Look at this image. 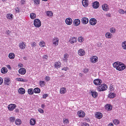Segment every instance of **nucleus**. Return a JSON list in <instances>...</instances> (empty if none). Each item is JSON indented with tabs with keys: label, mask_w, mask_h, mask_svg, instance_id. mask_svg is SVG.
<instances>
[{
	"label": "nucleus",
	"mask_w": 126,
	"mask_h": 126,
	"mask_svg": "<svg viewBox=\"0 0 126 126\" xmlns=\"http://www.w3.org/2000/svg\"><path fill=\"white\" fill-rule=\"evenodd\" d=\"M77 114L79 117H84L85 115V113L82 110H80L77 112Z\"/></svg>",
	"instance_id": "4"
},
{
	"label": "nucleus",
	"mask_w": 126,
	"mask_h": 126,
	"mask_svg": "<svg viewBox=\"0 0 126 126\" xmlns=\"http://www.w3.org/2000/svg\"><path fill=\"white\" fill-rule=\"evenodd\" d=\"M113 122L114 124L117 125H118L119 123V121L117 119H114L113 121Z\"/></svg>",
	"instance_id": "36"
},
{
	"label": "nucleus",
	"mask_w": 126,
	"mask_h": 126,
	"mask_svg": "<svg viewBox=\"0 0 126 126\" xmlns=\"http://www.w3.org/2000/svg\"><path fill=\"white\" fill-rule=\"evenodd\" d=\"M78 54L80 56H83L85 55V52L82 49H80L78 51Z\"/></svg>",
	"instance_id": "11"
},
{
	"label": "nucleus",
	"mask_w": 126,
	"mask_h": 126,
	"mask_svg": "<svg viewBox=\"0 0 126 126\" xmlns=\"http://www.w3.org/2000/svg\"><path fill=\"white\" fill-rule=\"evenodd\" d=\"M105 108L106 109L108 110H111L112 109V107L111 105L109 104H107L106 105Z\"/></svg>",
	"instance_id": "29"
},
{
	"label": "nucleus",
	"mask_w": 126,
	"mask_h": 126,
	"mask_svg": "<svg viewBox=\"0 0 126 126\" xmlns=\"http://www.w3.org/2000/svg\"><path fill=\"white\" fill-rule=\"evenodd\" d=\"M89 22L91 25H94L96 23V20L94 18H92L90 20Z\"/></svg>",
	"instance_id": "6"
},
{
	"label": "nucleus",
	"mask_w": 126,
	"mask_h": 126,
	"mask_svg": "<svg viewBox=\"0 0 126 126\" xmlns=\"http://www.w3.org/2000/svg\"><path fill=\"white\" fill-rule=\"evenodd\" d=\"M48 96V95L47 94H45L43 95V98H45Z\"/></svg>",
	"instance_id": "57"
},
{
	"label": "nucleus",
	"mask_w": 126,
	"mask_h": 126,
	"mask_svg": "<svg viewBox=\"0 0 126 126\" xmlns=\"http://www.w3.org/2000/svg\"><path fill=\"white\" fill-rule=\"evenodd\" d=\"M18 93L21 94H24L25 92V89L22 88H20L18 90Z\"/></svg>",
	"instance_id": "19"
},
{
	"label": "nucleus",
	"mask_w": 126,
	"mask_h": 126,
	"mask_svg": "<svg viewBox=\"0 0 126 126\" xmlns=\"http://www.w3.org/2000/svg\"><path fill=\"white\" fill-rule=\"evenodd\" d=\"M39 83L41 86L43 87L44 86L45 83L44 81H40Z\"/></svg>",
	"instance_id": "42"
},
{
	"label": "nucleus",
	"mask_w": 126,
	"mask_h": 126,
	"mask_svg": "<svg viewBox=\"0 0 126 126\" xmlns=\"http://www.w3.org/2000/svg\"><path fill=\"white\" fill-rule=\"evenodd\" d=\"M80 23V20L79 19H76L73 21V23L74 25L77 26L79 25Z\"/></svg>",
	"instance_id": "17"
},
{
	"label": "nucleus",
	"mask_w": 126,
	"mask_h": 126,
	"mask_svg": "<svg viewBox=\"0 0 126 126\" xmlns=\"http://www.w3.org/2000/svg\"><path fill=\"white\" fill-rule=\"evenodd\" d=\"M15 55L14 53H9L8 55L10 59H14L15 57Z\"/></svg>",
	"instance_id": "27"
},
{
	"label": "nucleus",
	"mask_w": 126,
	"mask_h": 126,
	"mask_svg": "<svg viewBox=\"0 0 126 126\" xmlns=\"http://www.w3.org/2000/svg\"><path fill=\"white\" fill-rule=\"evenodd\" d=\"M103 114L100 112H96L95 114V117L98 119H100L102 117Z\"/></svg>",
	"instance_id": "14"
},
{
	"label": "nucleus",
	"mask_w": 126,
	"mask_h": 126,
	"mask_svg": "<svg viewBox=\"0 0 126 126\" xmlns=\"http://www.w3.org/2000/svg\"><path fill=\"white\" fill-rule=\"evenodd\" d=\"M68 68L66 67L63 68L62 69V70H64L65 71H67L68 70Z\"/></svg>",
	"instance_id": "60"
},
{
	"label": "nucleus",
	"mask_w": 126,
	"mask_h": 126,
	"mask_svg": "<svg viewBox=\"0 0 126 126\" xmlns=\"http://www.w3.org/2000/svg\"><path fill=\"white\" fill-rule=\"evenodd\" d=\"M36 120L34 118H31L30 120V123L32 125H34L35 124Z\"/></svg>",
	"instance_id": "21"
},
{
	"label": "nucleus",
	"mask_w": 126,
	"mask_h": 126,
	"mask_svg": "<svg viewBox=\"0 0 126 126\" xmlns=\"http://www.w3.org/2000/svg\"><path fill=\"white\" fill-rule=\"evenodd\" d=\"M19 47L22 49L25 48L26 47L25 43L23 42H20L19 43Z\"/></svg>",
	"instance_id": "12"
},
{
	"label": "nucleus",
	"mask_w": 126,
	"mask_h": 126,
	"mask_svg": "<svg viewBox=\"0 0 126 126\" xmlns=\"http://www.w3.org/2000/svg\"><path fill=\"white\" fill-rule=\"evenodd\" d=\"M33 89L32 88L29 89L28 90V92L29 94H32L33 93Z\"/></svg>",
	"instance_id": "34"
},
{
	"label": "nucleus",
	"mask_w": 126,
	"mask_h": 126,
	"mask_svg": "<svg viewBox=\"0 0 126 126\" xmlns=\"http://www.w3.org/2000/svg\"><path fill=\"white\" fill-rule=\"evenodd\" d=\"M25 3V1L24 0H21V3L22 4H24Z\"/></svg>",
	"instance_id": "59"
},
{
	"label": "nucleus",
	"mask_w": 126,
	"mask_h": 126,
	"mask_svg": "<svg viewBox=\"0 0 126 126\" xmlns=\"http://www.w3.org/2000/svg\"><path fill=\"white\" fill-rule=\"evenodd\" d=\"M88 70H89L88 69H84L83 72L84 73H86L87 72H88Z\"/></svg>",
	"instance_id": "58"
},
{
	"label": "nucleus",
	"mask_w": 126,
	"mask_h": 126,
	"mask_svg": "<svg viewBox=\"0 0 126 126\" xmlns=\"http://www.w3.org/2000/svg\"><path fill=\"white\" fill-rule=\"evenodd\" d=\"M92 6L95 9L98 8L99 5V4L98 2L97 1H95L93 3Z\"/></svg>",
	"instance_id": "9"
},
{
	"label": "nucleus",
	"mask_w": 126,
	"mask_h": 126,
	"mask_svg": "<svg viewBox=\"0 0 126 126\" xmlns=\"http://www.w3.org/2000/svg\"><path fill=\"white\" fill-rule=\"evenodd\" d=\"M78 40V41L80 42H81L83 41V38L81 37H79Z\"/></svg>",
	"instance_id": "49"
},
{
	"label": "nucleus",
	"mask_w": 126,
	"mask_h": 126,
	"mask_svg": "<svg viewBox=\"0 0 126 126\" xmlns=\"http://www.w3.org/2000/svg\"><path fill=\"white\" fill-rule=\"evenodd\" d=\"M19 73L22 75H24L26 73V70L24 68H21L19 70Z\"/></svg>",
	"instance_id": "13"
},
{
	"label": "nucleus",
	"mask_w": 126,
	"mask_h": 126,
	"mask_svg": "<svg viewBox=\"0 0 126 126\" xmlns=\"http://www.w3.org/2000/svg\"><path fill=\"white\" fill-rule=\"evenodd\" d=\"M43 59L44 60H46L48 58V56L46 55H44L43 57Z\"/></svg>",
	"instance_id": "51"
},
{
	"label": "nucleus",
	"mask_w": 126,
	"mask_h": 126,
	"mask_svg": "<svg viewBox=\"0 0 126 126\" xmlns=\"http://www.w3.org/2000/svg\"><path fill=\"white\" fill-rule=\"evenodd\" d=\"M52 42L53 44L55 46H57L58 44L59 39L57 38H54Z\"/></svg>",
	"instance_id": "16"
},
{
	"label": "nucleus",
	"mask_w": 126,
	"mask_h": 126,
	"mask_svg": "<svg viewBox=\"0 0 126 126\" xmlns=\"http://www.w3.org/2000/svg\"><path fill=\"white\" fill-rule=\"evenodd\" d=\"M119 12L120 14H124L125 13V11L122 9H120L118 11Z\"/></svg>",
	"instance_id": "47"
},
{
	"label": "nucleus",
	"mask_w": 126,
	"mask_h": 126,
	"mask_svg": "<svg viewBox=\"0 0 126 126\" xmlns=\"http://www.w3.org/2000/svg\"><path fill=\"white\" fill-rule=\"evenodd\" d=\"M91 93L92 96L94 98H96L98 94L95 91H91Z\"/></svg>",
	"instance_id": "22"
},
{
	"label": "nucleus",
	"mask_w": 126,
	"mask_h": 126,
	"mask_svg": "<svg viewBox=\"0 0 126 126\" xmlns=\"http://www.w3.org/2000/svg\"><path fill=\"white\" fill-rule=\"evenodd\" d=\"M61 66V63L59 62H56L55 63L54 66L55 68H58L60 67Z\"/></svg>",
	"instance_id": "20"
},
{
	"label": "nucleus",
	"mask_w": 126,
	"mask_h": 126,
	"mask_svg": "<svg viewBox=\"0 0 126 126\" xmlns=\"http://www.w3.org/2000/svg\"><path fill=\"white\" fill-rule=\"evenodd\" d=\"M76 38L75 37H72L71 38L69 41V42L71 43L72 44L76 42L77 41Z\"/></svg>",
	"instance_id": "24"
},
{
	"label": "nucleus",
	"mask_w": 126,
	"mask_h": 126,
	"mask_svg": "<svg viewBox=\"0 0 126 126\" xmlns=\"http://www.w3.org/2000/svg\"><path fill=\"white\" fill-rule=\"evenodd\" d=\"M115 29L113 28H111L110 29V31L112 33H114L115 32Z\"/></svg>",
	"instance_id": "48"
},
{
	"label": "nucleus",
	"mask_w": 126,
	"mask_h": 126,
	"mask_svg": "<svg viewBox=\"0 0 126 126\" xmlns=\"http://www.w3.org/2000/svg\"><path fill=\"white\" fill-rule=\"evenodd\" d=\"M34 2L36 4H38L40 3V1L39 0H34Z\"/></svg>",
	"instance_id": "52"
},
{
	"label": "nucleus",
	"mask_w": 126,
	"mask_h": 126,
	"mask_svg": "<svg viewBox=\"0 0 126 126\" xmlns=\"http://www.w3.org/2000/svg\"><path fill=\"white\" fill-rule=\"evenodd\" d=\"M107 88V86L105 84L101 85H100L97 87V90L100 91H105L106 90Z\"/></svg>",
	"instance_id": "1"
},
{
	"label": "nucleus",
	"mask_w": 126,
	"mask_h": 126,
	"mask_svg": "<svg viewBox=\"0 0 126 126\" xmlns=\"http://www.w3.org/2000/svg\"><path fill=\"white\" fill-rule=\"evenodd\" d=\"M34 91L35 93H39L40 92V89L38 88H35L34 90Z\"/></svg>",
	"instance_id": "33"
},
{
	"label": "nucleus",
	"mask_w": 126,
	"mask_h": 126,
	"mask_svg": "<svg viewBox=\"0 0 126 126\" xmlns=\"http://www.w3.org/2000/svg\"><path fill=\"white\" fill-rule=\"evenodd\" d=\"M72 19L70 18H67L65 20V22L68 25H70L72 23Z\"/></svg>",
	"instance_id": "15"
},
{
	"label": "nucleus",
	"mask_w": 126,
	"mask_h": 126,
	"mask_svg": "<svg viewBox=\"0 0 126 126\" xmlns=\"http://www.w3.org/2000/svg\"><path fill=\"white\" fill-rule=\"evenodd\" d=\"M10 80L8 78H5L4 79V83L6 85H9Z\"/></svg>",
	"instance_id": "28"
},
{
	"label": "nucleus",
	"mask_w": 126,
	"mask_h": 126,
	"mask_svg": "<svg viewBox=\"0 0 126 126\" xmlns=\"http://www.w3.org/2000/svg\"><path fill=\"white\" fill-rule=\"evenodd\" d=\"M36 46V43L35 42H33L32 44V47H35Z\"/></svg>",
	"instance_id": "55"
},
{
	"label": "nucleus",
	"mask_w": 126,
	"mask_h": 126,
	"mask_svg": "<svg viewBox=\"0 0 126 126\" xmlns=\"http://www.w3.org/2000/svg\"><path fill=\"white\" fill-rule=\"evenodd\" d=\"M9 119L10 122H14L16 119V118L15 117H10Z\"/></svg>",
	"instance_id": "35"
},
{
	"label": "nucleus",
	"mask_w": 126,
	"mask_h": 126,
	"mask_svg": "<svg viewBox=\"0 0 126 126\" xmlns=\"http://www.w3.org/2000/svg\"><path fill=\"white\" fill-rule=\"evenodd\" d=\"M13 15L11 14H8L7 15V17L8 19H11L12 18Z\"/></svg>",
	"instance_id": "44"
},
{
	"label": "nucleus",
	"mask_w": 126,
	"mask_h": 126,
	"mask_svg": "<svg viewBox=\"0 0 126 126\" xmlns=\"http://www.w3.org/2000/svg\"><path fill=\"white\" fill-rule=\"evenodd\" d=\"M50 79V77H49L46 76L45 78V80L47 81H48Z\"/></svg>",
	"instance_id": "54"
},
{
	"label": "nucleus",
	"mask_w": 126,
	"mask_h": 126,
	"mask_svg": "<svg viewBox=\"0 0 126 126\" xmlns=\"http://www.w3.org/2000/svg\"><path fill=\"white\" fill-rule=\"evenodd\" d=\"M68 57V55L67 53H65L64 55V57L63 59V60L64 61L67 60V59Z\"/></svg>",
	"instance_id": "43"
},
{
	"label": "nucleus",
	"mask_w": 126,
	"mask_h": 126,
	"mask_svg": "<svg viewBox=\"0 0 126 126\" xmlns=\"http://www.w3.org/2000/svg\"><path fill=\"white\" fill-rule=\"evenodd\" d=\"M88 0H82V3L83 6L85 7H87L88 5Z\"/></svg>",
	"instance_id": "18"
},
{
	"label": "nucleus",
	"mask_w": 126,
	"mask_h": 126,
	"mask_svg": "<svg viewBox=\"0 0 126 126\" xmlns=\"http://www.w3.org/2000/svg\"><path fill=\"white\" fill-rule=\"evenodd\" d=\"M115 94H114L113 93H112L111 94L110 93L109 94V97L110 98H113L115 96Z\"/></svg>",
	"instance_id": "41"
},
{
	"label": "nucleus",
	"mask_w": 126,
	"mask_h": 126,
	"mask_svg": "<svg viewBox=\"0 0 126 126\" xmlns=\"http://www.w3.org/2000/svg\"><path fill=\"white\" fill-rule=\"evenodd\" d=\"M63 122L64 124H68L69 123V121L68 119H63Z\"/></svg>",
	"instance_id": "38"
},
{
	"label": "nucleus",
	"mask_w": 126,
	"mask_h": 126,
	"mask_svg": "<svg viewBox=\"0 0 126 126\" xmlns=\"http://www.w3.org/2000/svg\"><path fill=\"white\" fill-rule=\"evenodd\" d=\"M15 10L16 12H19V9L18 8H17L15 9Z\"/></svg>",
	"instance_id": "61"
},
{
	"label": "nucleus",
	"mask_w": 126,
	"mask_h": 126,
	"mask_svg": "<svg viewBox=\"0 0 126 126\" xmlns=\"http://www.w3.org/2000/svg\"><path fill=\"white\" fill-rule=\"evenodd\" d=\"M102 8L105 11H107L109 9L108 5L106 4H105L103 5L102 6Z\"/></svg>",
	"instance_id": "23"
},
{
	"label": "nucleus",
	"mask_w": 126,
	"mask_h": 126,
	"mask_svg": "<svg viewBox=\"0 0 126 126\" xmlns=\"http://www.w3.org/2000/svg\"><path fill=\"white\" fill-rule=\"evenodd\" d=\"M38 111L41 113H43L44 112L43 110L41 108L38 109Z\"/></svg>",
	"instance_id": "53"
},
{
	"label": "nucleus",
	"mask_w": 126,
	"mask_h": 126,
	"mask_svg": "<svg viewBox=\"0 0 126 126\" xmlns=\"http://www.w3.org/2000/svg\"><path fill=\"white\" fill-rule=\"evenodd\" d=\"M3 80L0 77V85L1 84L3 83Z\"/></svg>",
	"instance_id": "56"
},
{
	"label": "nucleus",
	"mask_w": 126,
	"mask_h": 126,
	"mask_svg": "<svg viewBox=\"0 0 126 126\" xmlns=\"http://www.w3.org/2000/svg\"><path fill=\"white\" fill-rule=\"evenodd\" d=\"M126 66L123 64L121 63H119V65L117 68V70L120 71H122L124 70L126 68Z\"/></svg>",
	"instance_id": "3"
},
{
	"label": "nucleus",
	"mask_w": 126,
	"mask_h": 126,
	"mask_svg": "<svg viewBox=\"0 0 126 126\" xmlns=\"http://www.w3.org/2000/svg\"><path fill=\"white\" fill-rule=\"evenodd\" d=\"M120 62H115L113 63V67L114 68H116V69H117V68L118 67V66L119 65V63H120Z\"/></svg>",
	"instance_id": "31"
},
{
	"label": "nucleus",
	"mask_w": 126,
	"mask_h": 126,
	"mask_svg": "<svg viewBox=\"0 0 126 126\" xmlns=\"http://www.w3.org/2000/svg\"><path fill=\"white\" fill-rule=\"evenodd\" d=\"M102 80L100 79H97L94 81V83L96 85H100L102 82Z\"/></svg>",
	"instance_id": "5"
},
{
	"label": "nucleus",
	"mask_w": 126,
	"mask_h": 126,
	"mask_svg": "<svg viewBox=\"0 0 126 126\" xmlns=\"http://www.w3.org/2000/svg\"><path fill=\"white\" fill-rule=\"evenodd\" d=\"M111 34L110 32H107L106 33V36L107 38H110V37Z\"/></svg>",
	"instance_id": "45"
},
{
	"label": "nucleus",
	"mask_w": 126,
	"mask_h": 126,
	"mask_svg": "<svg viewBox=\"0 0 126 126\" xmlns=\"http://www.w3.org/2000/svg\"><path fill=\"white\" fill-rule=\"evenodd\" d=\"M15 123L17 125H20L21 123V120L19 119H16L15 121Z\"/></svg>",
	"instance_id": "25"
},
{
	"label": "nucleus",
	"mask_w": 126,
	"mask_h": 126,
	"mask_svg": "<svg viewBox=\"0 0 126 126\" xmlns=\"http://www.w3.org/2000/svg\"><path fill=\"white\" fill-rule=\"evenodd\" d=\"M47 15L51 17L52 15V13L51 11H47L46 13Z\"/></svg>",
	"instance_id": "40"
},
{
	"label": "nucleus",
	"mask_w": 126,
	"mask_h": 126,
	"mask_svg": "<svg viewBox=\"0 0 126 126\" xmlns=\"http://www.w3.org/2000/svg\"><path fill=\"white\" fill-rule=\"evenodd\" d=\"M16 107V105L15 104H11L8 105V108L9 110H12L15 108Z\"/></svg>",
	"instance_id": "7"
},
{
	"label": "nucleus",
	"mask_w": 126,
	"mask_h": 126,
	"mask_svg": "<svg viewBox=\"0 0 126 126\" xmlns=\"http://www.w3.org/2000/svg\"><path fill=\"white\" fill-rule=\"evenodd\" d=\"M122 45L123 48L124 49H126V41L123 42Z\"/></svg>",
	"instance_id": "32"
},
{
	"label": "nucleus",
	"mask_w": 126,
	"mask_h": 126,
	"mask_svg": "<svg viewBox=\"0 0 126 126\" xmlns=\"http://www.w3.org/2000/svg\"><path fill=\"white\" fill-rule=\"evenodd\" d=\"M16 80L18 81H21L23 82H25L26 81V80L22 78H17L16 79Z\"/></svg>",
	"instance_id": "39"
},
{
	"label": "nucleus",
	"mask_w": 126,
	"mask_h": 126,
	"mask_svg": "<svg viewBox=\"0 0 126 126\" xmlns=\"http://www.w3.org/2000/svg\"><path fill=\"white\" fill-rule=\"evenodd\" d=\"M36 16V15L34 13H31L30 14V17L32 19H33L34 18H35Z\"/></svg>",
	"instance_id": "37"
},
{
	"label": "nucleus",
	"mask_w": 126,
	"mask_h": 126,
	"mask_svg": "<svg viewBox=\"0 0 126 126\" xmlns=\"http://www.w3.org/2000/svg\"><path fill=\"white\" fill-rule=\"evenodd\" d=\"M98 60V57L94 56H93L91 58V62L93 63H94L97 61Z\"/></svg>",
	"instance_id": "10"
},
{
	"label": "nucleus",
	"mask_w": 126,
	"mask_h": 126,
	"mask_svg": "<svg viewBox=\"0 0 126 126\" xmlns=\"http://www.w3.org/2000/svg\"><path fill=\"white\" fill-rule=\"evenodd\" d=\"M39 45L42 47H43L45 45V43L43 41H41L39 43Z\"/></svg>",
	"instance_id": "46"
},
{
	"label": "nucleus",
	"mask_w": 126,
	"mask_h": 126,
	"mask_svg": "<svg viewBox=\"0 0 126 126\" xmlns=\"http://www.w3.org/2000/svg\"><path fill=\"white\" fill-rule=\"evenodd\" d=\"M66 90L65 88H63L60 89V93L61 94H63L66 93Z\"/></svg>",
	"instance_id": "26"
},
{
	"label": "nucleus",
	"mask_w": 126,
	"mask_h": 126,
	"mask_svg": "<svg viewBox=\"0 0 126 126\" xmlns=\"http://www.w3.org/2000/svg\"><path fill=\"white\" fill-rule=\"evenodd\" d=\"M82 126H89V125L86 123L83 122L82 124Z\"/></svg>",
	"instance_id": "50"
},
{
	"label": "nucleus",
	"mask_w": 126,
	"mask_h": 126,
	"mask_svg": "<svg viewBox=\"0 0 126 126\" xmlns=\"http://www.w3.org/2000/svg\"><path fill=\"white\" fill-rule=\"evenodd\" d=\"M34 25L36 27H39L41 25L40 21L38 19H35L34 21Z\"/></svg>",
	"instance_id": "2"
},
{
	"label": "nucleus",
	"mask_w": 126,
	"mask_h": 126,
	"mask_svg": "<svg viewBox=\"0 0 126 126\" xmlns=\"http://www.w3.org/2000/svg\"><path fill=\"white\" fill-rule=\"evenodd\" d=\"M10 33V31H9L7 30L6 31V33L7 34H9Z\"/></svg>",
	"instance_id": "62"
},
{
	"label": "nucleus",
	"mask_w": 126,
	"mask_h": 126,
	"mask_svg": "<svg viewBox=\"0 0 126 126\" xmlns=\"http://www.w3.org/2000/svg\"><path fill=\"white\" fill-rule=\"evenodd\" d=\"M1 72L2 73L5 74L7 72V69L5 67H3L1 69Z\"/></svg>",
	"instance_id": "30"
},
{
	"label": "nucleus",
	"mask_w": 126,
	"mask_h": 126,
	"mask_svg": "<svg viewBox=\"0 0 126 126\" xmlns=\"http://www.w3.org/2000/svg\"><path fill=\"white\" fill-rule=\"evenodd\" d=\"M88 19L86 17H83L82 18L81 22L84 24H87L89 22Z\"/></svg>",
	"instance_id": "8"
},
{
	"label": "nucleus",
	"mask_w": 126,
	"mask_h": 126,
	"mask_svg": "<svg viewBox=\"0 0 126 126\" xmlns=\"http://www.w3.org/2000/svg\"><path fill=\"white\" fill-rule=\"evenodd\" d=\"M15 112H16L18 113L19 112V110L18 109H16L15 110Z\"/></svg>",
	"instance_id": "63"
},
{
	"label": "nucleus",
	"mask_w": 126,
	"mask_h": 126,
	"mask_svg": "<svg viewBox=\"0 0 126 126\" xmlns=\"http://www.w3.org/2000/svg\"><path fill=\"white\" fill-rule=\"evenodd\" d=\"M108 126H113V125L112 123H110L108 125Z\"/></svg>",
	"instance_id": "64"
}]
</instances>
